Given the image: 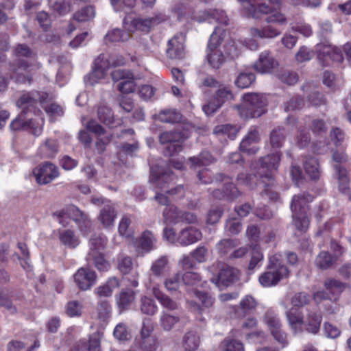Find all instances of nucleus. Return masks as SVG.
Segmentation results:
<instances>
[{"label":"nucleus","mask_w":351,"mask_h":351,"mask_svg":"<svg viewBox=\"0 0 351 351\" xmlns=\"http://www.w3.org/2000/svg\"><path fill=\"white\" fill-rule=\"evenodd\" d=\"M317 58L323 65H329L330 60L341 62L343 56L341 51L331 45L320 43L317 45Z\"/></svg>","instance_id":"nucleus-14"},{"label":"nucleus","mask_w":351,"mask_h":351,"mask_svg":"<svg viewBox=\"0 0 351 351\" xmlns=\"http://www.w3.org/2000/svg\"><path fill=\"white\" fill-rule=\"evenodd\" d=\"M158 119L161 122L176 123L181 119V114L176 110H165L158 114Z\"/></svg>","instance_id":"nucleus-47"},{"label":"nucleus","mask_w":351,"mask_h":351,"mask_svg":"<svg viewBox=\"0 0 351 351\" xmlns=\"http://www.w3.org/2000/svg\"><path fill=\"white\" fill-rule=\"evenodd\" d=\"M285 141L284 130L278 128L272 130L270 134V144L273 148H279Z\"/></svg>","instance_id":"nucleus-52"},{"label":"nucleus","mask_w":351,"mask_h":351,"mask_svg":"<svg viewBox=\"0 0 351 351\" xmlns=\"http://www.w3.org/2000/svg\"><path fill=\"white\" fill-rule=\"evenodd\" d=\"M191 293H193L201 302L202 306L194 301L190 302V306L191 308L199 312L200 314L202 313L203 308H209L213 306L215 302V298L208 293L202 292L195 289L191 292Z\"/></svg>","instance_id":"nucleus-20"},{"label":"nucleus","mask_w":351,"mask_h":351,"mask_svg":"<svg viewBox=\"0 0 351 351\" xmlns=\"http://www.w3.org/2000/svg\"><path fill=\"white\" fill-rule=\"evenodd\" d=\"M333 263V259L330 255L326 252H322L317 256L315 264L316 265L323 269H328Z\"/></svg>","instance_id":"nucleus-58"},{"label":"nucleus","mask_w":351,"mask_h":351,"mask_svg":"<svg viewBox=\"0 0 351 351\" xmlns=\"http://www.w3.org/2000/svg\"><path fill=\"white\" fill-rule=\"evenodd\" d=\"M80 351H101L99 335L93 334L90 336L88 342L82 345Z\"/></svg>","instance_id":"nucleus-55"},{"label":"nucleus","mask_w":351,"mask_h":351,"mask_svg":"<svg viewBox=\"0 0 351 351\" xmlns=\"http://www.w3.org/2000/svg\"><path fill=\"white\" fill-rule=\"evenodd\" d=\"M56 220L63 226L66 224L64 219L71 218L78 226L80 231L84 234H88L92 230L93 224L88 215L80 210L77 207L72 205L65 209L56 211L53 214Z\"/></svg>","instance_id":"nucleus-7"},{"label":"nucleus","mask_w":351,"mask_h":351,"mask_svg":"<svg viewBox=\"0 0 351 351\" xmlns=\"http://www.w3.org/2000/svg\"><path fill=\"white\" fill-rule=\"evenodd\" d=\"M98 319L104 324H106L111 316V306L107 302H101L98 306Z\"/></svg>","instance_id":"nucleus-53"},{"label":"nucleus","mask_w":351,"mask_h":351,"mask_svg":"<svg viewBox=\"0 0 351 351\" xmlns=\"http://www.w3.org/2000/svg\"><path fill=\"white\" fill-rule=\"evenodd\" d=\"M257 306V302L252 295H245L235 307V314L237 317H244L252 313Z\"/></svg>","instance_id":"nucleus-25"},{"label":"nucleus","mask_w":351,"mask_h":351,"mask_svg":"<svg viewBox=\"0 0 351 351\" xmlns=\"http://www.w3.org/2000/svg\"><path fill=\"white\" fill-rule=\"evenodd\" d=\"M255 81V75L252 72H241L235 80V84L241 88H246Z\"/></svg>","instance_id":"nucleus-45"},{"label":"nucleus","mask_w":351,"mask_h":351,"mask_svg":"<svg viewBox=\"0 0 351 351\" xmlns=\"http://www.w3.org/2000/svg\"><path fill=\"white\" fill-rule=\"evenodd\" d=\"M304 168L306 173L311 180H317L320 176L319 165L317 160L315 158H306L304 163Z\"/></svg>","instance_id":"nucleus-37"},{"label":"nucleus","mask_w":351,"mask_h":351,"mask_svg":"<svg viewBox=\"0 0 351 351\" xmlns=\"http://www.w3.org/2000/svg\"><path fill=\"white\" fill-rule=\"evenodd\" d=\"M97 117L101 122L111 128L119 126L122 123L121 120L114 119L111 109L106 106H101L98 108Z\"/></svg>","instance_id":"nucleus-24"},{"label":"nucleus","mask_w":351,"mask_h":351,"mask_svg":"<svg viewBox=\"0 0 351 351\" xmlns=\"http://www.w3.org/2000/svg\"><path fill=\"white\" fill-rule=\"evenodd\" d=\"M250 34L253 37L255 38H272L280 35V32L274 28V27L269 25L267 27L263 28V29H260L256 27H252L250 29Z\"/></svg>","instance_id":"nucleus-39"},{"label":"nucleus","mask_w":351,"mask_h":351,"mask_svg":"<svg viewBox=\"0 0 351 351\" xmlns=\"http://www.w3.org/2000/svg\"><path fill=\"white\" fill-rule=\"evenodd\" d=\"M141 311L143 314L153 315L157 312L158 306L152 298L143 296L141 298Z\"/></svg>","instance_id":"nucleus-44"},{"label":"nucleus","mask_w":351,"mask_h":351,"mask_svg":"<svg viewBox=\"0 0 351 351\" xmlns=\"http://www.w3.org/2000/svg\"><path fill=\"white\" fill-rule=\"evenodd\" d=\"M314 56V53L312 50L306 46L300 47L295 55V58L297 62L302 63L304 62L311 60Z\"/></svg>","instance_id":"nucleus-56"},{"label":"nucleus","mask_w":351,"mask_h":351,"mask_svg":"<svg viewBox=\"0 0 351 351\" xmlns=\"http://www.w3.org/2000/svg\"><path fill=\"white\" fill-rule=\"evenodd\" d=\"M215 134H224L227 135L230 138L233 139L237 133V130L235 127L230 125H217L213 130Z\"/></svg>","instance_id":"nucleus-59"},{"label":"nucleus","mask_w":351,"mask_h":351,"mask_svg":"<svg viewBox=\"0 0 351 351\" xmlns=\"http://www.w3.org/2000/svg\"><path fill=\"white\" fill-rule=\"evenodd\" d=\"M224 36V30L217 27L211 34L208 43L206 58L210 66L214 69H219L226 61V56L221 49Z\"/></svg>","instance_id":"nucleus-4"},{"label":"nucleus","mask_w":351,"mask_h":351,"mask_svg":"<svg viewBox=\"0 0 351 351\" xmlns=\"http://www.w3.org/2000/svg\"><path fill=\"white\" fill-rule=\"evenodd\" d=\"M210 282L217 287H228L239 278V271L223 263L217 262L208 268Z\"/></svg>","instance_id":"nucleus-8"},{"label":"nucleus","mask_w":351,"mask_h":351,"mask_svg":"<svg viewBox=\"0 0 351 351\" xmlns=\"http://www.w3.org/2000/svg\"><path fill=\"white\" fill-rule=\"evenodd\" d=\"M188 137L180 132H165L160 135V143L167 145L165 154L172 156L182 150V143Z\"/></svg>","instance_id":"nucleus-11"},{"label":"nucleus","mask_w":351,"mask_h":351,"mask_svg":"<svg viewBox=\"0 0 351 351\" xmlns=\"http://www.w3.org/2000/svg\"><path fill=\"white\" fill-rule=\"evenodd\" d=\"M73 278L80 289L86 291L95 284L97 275L93 270L88 267H81L73 275Z\"/></svg>","instance_id":"nucleus-16"},{"label":"nucleus","mask_w":351,"mask_h":351,"mask_svg":"<svg viewBox=\"0 0 351 351\" xmlns=\"http://www.w3.org/2000/svg\"><path fill=\"white\" fill-rule=\"evenodd\" d=\"M280 160V156L278 153L261 158L258 163L254 164L252 166L253 169H258L256 175L252 176L250 174L241 173L237 178L239 184L252 187L254 184H257L256 178V176H258L261 179V180L259 181V184H266L264 179L269 180L268 185L272 184L274 182L272 171L278 168Z\"/></svg>","instance_id":"nucleus-2"},{"label":"nucleus","mask_w":351,"mask_h":351,"mask_svg":"<svg viewBox=\"0 0 351 351\" xmlns=\"http://www.w3.org/2000/svg\"><path fill=\"white\" fill-rule=\"evenodd\" d=\"M243 106L240 115L244 119L257 118L267 111V100L265 96L258 93H247L243 97Z\"/></svg>","instance_id":"nucleus-6"},{"label":"nucleus","mask_w":351,"mask_h":351,"mask_svg":"<svg viewBox=\"0 0 351 351\" xmlns=\"http://www.w3.org/2000/svg\"><path fill=\"white\" fill-rule=\"evenodd\" d=\"M107 244V238L103 235L94 234L89 240V252L87 255L103 253Z\"/></svg>","instance_id":"nucleus-30"},{"label":"nucleus","mask_w":351,"mask_h":351,"mask_svg":"<svg viewBox=\"0 0 351 351\" xmlns=\"http://www.w3.org/2000/svg\"><path fill=\"white\" fill-rule=\"evenodd\" d=\"M138 18H135L131 15L126 16L123 21V27L129 34L138 31Z\"/></svg>","instance_id":"nucleus-62"},{"label":"nucleus","mask_w":351,"mask_h":351,"mask_svg":"<svg viewBox=\"0 0 351 351\" xmlns=\"http://www.w3.org/2000/svg\"><path fill=\"white\" fill-rule=\"evenodd\" d=\"M204 21H208L210 23L216 22L219 24L227 25L228 18L224 11L219 10H212L210 11L204 12L202 16L198 19L199 22Z\"/></svg>","instance_id":"nucleus-29"},{"label":"nucleus","mask_w":351,"mask_h":351,"mask_svg":"<svg viewBox=\"0 0 351 351\" xmlns=\"http://www.w3.org/2000/svg\"><path fill=\"white\" fill-rule=\"evenodd\" d=\"M130 37V35L128 33L116 28L108 32L105 37V40L106 42L109 41L112 43L119 41L124 42L128 40Z\"/></svg>","instance_id":"nucleus-48"},{"label":"nucleus","mask_w":351,"mask_h":351,"mask_svg":"<svg viewBox=\"0 0 351 351\" xmlns=\"http://www.w3.org/2000/svg\"><path fill=\"white\" fill-rule=\"evenodd\" d=\"M279 65L269 51H265L261 53L258 59L254 64V69L258 73H270Z\"/></svg>","instance_id":"nucleus-17"},{"label":"nucleus","mask_w":351,"mask_h":351,"mask_svg":"<svg viewBox=\"0 0 351 351\" xmlns=\"http://www.w3.org/2000/svg\"><path fill=\"white\" fill-rule=\"evenodd\" d=\"M156 241L154 234L149 230H145L138 239L133 241V245L138 256H143L155 249Z\"/></svg>","instance_id":"nucleus-15"},{"label":"nucleus","mask_w":351,"mask_h":351,"mask_svg":"<svg viewBox=\"0 0 351 351\" xmlns=\"http://www.w3.org/2000/svg\"><path fill=\"white\" fill-rule=\"evenodd\" d=\"M117 213L114 207L110 204L105 205L100 210L98 221L104 228H108L114 225Z\"/></svg>","instance_id":"nucleus-28"},{"label":"nucleus","mask_w":351,"mask_h":351,"mask_svg":"<svg viewBox=\"0 0 351 351\" xmlns=\"http://www.w3.org/2000/svg\"><path fill=\"white\" fill-rule=\"evenodd\" d=\"M182 276L176 273L167 278L164 281V286L169 292L176 291L181 284Z\"/></svg>","instance_id":"nucleus-50"},{"label":"nucleus","mask_w":351,"mask_h":351,"mask_svg":"<svg viewBox=\"0 0 351 351\" xmlns=\"http://www.w3.org/2000/svg\"><path fill=\"white\" fill-rule=\"evenodd\" d=\"M191 167L197 168L202 166H206L214 162V158L208 152H202L197 157L189 158Z\"/></svg>","instance_id":"nucleus-41"},{"label":"nucleus","mask_w":351,"mask_h":351,"mask_svg":"<svg viewBox=\"0 0 351 351\" xmlns=\"http://www.w3.org/2000/svg\"><path fill=\"white\" fill-rule=\"evenodd\" d=\"M173 177L171 172H163L158 167L151 168L150 182L156 185V187L160 189L162 191H166L171 196L178 198L182 197L184 195V189L183 186L178 185L176 187L170 190H167L169 186V180H173Z\"/></svg>","instance_id":"nucleus-9"},{"label":"nucleus","mask_w":351,"mask_h":351,"mask_svg":"<svg viewBox=\"0 0 351 351\" xmlns=\"http://www.w3.org/2000/svg\"><path fill=\"white\" fill-rule=\"evenodd\" d=\"M289 325L294 334L302 332L304 326L303 315L296 310H290L286 313Z\"/></svg>","instance_id":"nucleus-26"},{"label":"nucleus","mask_w":351,"mask_h":351,"mask_svg":"<svg viewBox=\"0 0 351 351\" xmlns=\"http://www.w3.org/2000/svg\"><path fill=\"white\" fill-rule=\"evenodd\" d=\"M83 306L77 301H71L67 303L66 313L69 317L81 315Z\"/></svg>","instance_id":"nucleus-63"},{"label":"nucleus","mask_w":351,"mask_h":351,"mask_svg":"<svg viewBox=\"0 0 351 351\" xmlns=\"http://www.w3.org/2000/svg\"><path fill=\"white\" fill-rule=\"evenodd\" d=\"M324 286L326 291L336 300V296L341 294L347 287V285L340 282L339 280L328 278L325 280Z\"/></svg>","instance_id":"nucleus-34"},{"label":"nucleus","mask_w":351,"mask_h":351,"mask_svg":"<svg viewBox=\"0 0 351 351\" xmlns=\"http://www.w3.org/2000/svg\"><path fill=\"white\" fill-rule=\"evenodd\" d=\"M223 49V53L226 56V58L228 57H230L231 58H237L239 56L241 51L238 47V45L235 41H230L226 45H221V49Z\"/></svg>","instance_id":"nucleus-57"},{"label":"nucleus","mask_w":351,"mask_h":351,"mask_svg":"<svg viewBox=\"0 0 351 351\" xmlns=\"http://www.w3.org/2000/svg\"><path fill=\"white\" fill-rule=\"evenodd\" d=\"M278 77L282 82L289 85H293L296 84L299 79L298 75L296 72L289 70L281 71L278 73Z\"/></svg>","instance_id":"nucleus-54"},{"label":"nucleus","mask_w":351,"mask_h":351,"mask_svg":"<svg viewBox=\"0 0 351 351\" xmlns=\"http://www.w3.org/2000/svg\"><path fill=\"white\" fill-rule=\"evenodd\" d=\"M136 292L130 289L122 290L117 296V303L121 309L127 308L134 300Z\"/></svg>","instance_id":"nucleus-36"},{"label":"nucleus","mask_w":351,"mask_h":351,"mask_svg":"<svg viewBox=\"0 0 351 351\" xmlns=\"http://www.w3.org/2000/svg\"><path fill=\"white\" fill-rule=\"evenodd\" d=\"M169 259L166 256H162L155 260L150 267L152 275L160 277L169 270Z\"/></svg>","instance_id":"nucleus-33"},{"label":"nucleus","mask_w":351,"mask_h":351,"mask_svg":"<svg viewBox=\"0 0 351 351\" xmlns=\"http://www.w3.org/2000/svg\"><path fill=\"white\" fill-rule=\"evenodd\" d=\"M202 232L195 228H188L180 231L178 235V243L181 245H189L201 239Z\"/></svg>","instance_id":"nucleus-23"},{"label":"nucleus","mask_w":351,"mask_h":351,"mask_svg":"<svg viewBox=\"0 0 351 351\" xmlns=\"http://www.w3.org/2000/svg\"><path fill=\"white\" fill-rule=\"evenodd\" d=\"M335 176L338 180L339 189L342 193H347L349 190V179L347 171L341 165H334Z\"/></svg>","instance_id":"nucleus-35"},{"label":"nucleus","mask_w":351,"mask_h":351,"mask_svg":"<svg viewBox=\"0 0 351 351\" xmlns=\"http://www.w3.org/2000/svg\"><path fill=\"white\" fill-rule=\"evenodd\" d=\"M237 245V242L234 239H223L217 244V250L218 252L222 255H224L229 252Z\"/></svg>","instance_id":"nucleus-60"},{"label":"nucleus","mask_w":351,"mask_h":351,"mask_svg":"<svg viewBox=\"0 0 351 351\" xmlns=\"http://www.w3.org/2000/svg\"><path fill=\"white\" fill-rule=\"evenodd\" d=\"M218 177L216 178V180L225 181V186L223 191L219 189L213 191V196L215 198L222 199L226 197L229 199H234L239 195V191L235 186L228 180L226 181V180H228L227 178L222 174H219Z\"/></svg>","instance_id":"nucleus-19"},{"label":"nucleus","mask_w":351,"mask_h":351,"mask_svg":"<svg viewBox=\"0 0 351 351\" xmlns=\"http://www.w3.org/2000/svg\"><path fill=\"white\" fill-rule=\"evenodd\" d=\"M263 322L267 325L268 330L274 340L285 348L289 345L287 334L282 330V324L278 315L272 310H267L263 316Z\"/></svg>","instance_id":"nucleus-10"},{"label":"nucleus","mask_w":351,"mask_h":351,"mask_svg":"<svg viewBox=\"0 0 351 351\" xmlns=\"http://www.w3.org/2000/svg\"><path fill=\"white\" fill-rule=\"evenodd\" d=\"M200 344V338L196 332L188 331L183 337V351H196Z\"/></svg>","instance_id":"nucleus-31"},{"label":"nucleus","mask_w":351,"mask_h":351,"mask_svg":"<svg viewBox=\"0 0 351 351\" xmlns=\"http://www.w3.org/2000/svg\"><path fill=\"white\" fill-rule=\"evenodd\" d=\"M33 175L39 184H47L59 176L58 167L51 162H44L33 170Z\"/></svg>","instance_id":"nucleus-13"},{"label":"nucleus","mask_w":351,"mask_h":351,"mask_svg":"<svg viewBox=\"0 0 351 351\" xmlns=\"http://www.w3.org/2000/svg\"><path fill=\"white\" fill-rule=\"evenodd\" d=\"M58 239L63 245L71 249L77 247L80 243L78 236L70 229L59 230Z\"/></svg>","instance_id":"nucleus-27"},{"label":"nucleus","mask_w":351,"mask_h":351,"mask_svg":"<svg viewBox=\"0 0 351 351\" xmlns=\"http://www.w3.org/2000/svg\"><path fill=\"white\" fill-rule=\"evenodd\" d=\"M40 101L44 103L40 93L34 91L23 93L16 101V106L21 108V112L10 123L12 130H23L35 136H39L43 130L44 118L42 112L36 109V104Z\"/></svg>","instance_id":"nucleus-1"},{"label":"nucleus","mask_w":351,"mask_h":351,"mask_svg":"<svg viewBox=\"0 0 351 351\" xmlns=\"http://www.w3.org/2000/svg\"><path fill=\"white\" fill-rule=\"evenodd\" d=\"M113 335L119 341L129 340L132 337L130 329L123 323H119L115 326Z\"/></svg>","instance_id":"nucleus-49"},{"label":"nucleus","mask_w":351,"mask_h":351,"mask_svg":"<svg viewBox=\"0 0 351 351\" xmlns=\"http://www.w3.org/2000/svg\"><path fill=\"white\" fill-rule=\"evenodd\" d=\"M47 114L50 117L51 119L53 121L58 117L63 115L62 108L55 103H51L44 106Z\"/></svg>","instance_id":"nucleus-64"},{"label":"nucleus","mask_w":351,"mask_h":351,"mask_svg":"<svg viewBox=\"0 0 351 351\" xmlns=\"http://www.w3.org/2000/svg\"><path fill=\"white\" fill-rule=\"evenodd\" d=\"M258 140L259 134L258 131L256 129L250 130L240 143L241 151L248 154H255L258 150L255 144Z\"/></svg>","instance_id":"nucleus-22"},{"label":"nucleus","mask_w":351,"mask_h":351,"mask_svg":"<svg viewBox=\"0 0 351 351\" xmlns=\"http://www.w3.org/2000/svg\"><path fill=\"white\" fill-rule=\"evenodd\" d=\"M38 69V64H28L25 61H21L16 65L11 66L10 77L17 83L28 82L29 84L32 81V75Z\"/></svg>","instance_id":"nucleus-12"},{"label":"nucleus","mask_w":351,"mask_h":351,"mask_svg":"<svg viewBox=\"0 0 351 351\" xmlns=\"http://www.w3.org/2000/svg\"><path fill=\"white\" fill-rule=\"evenodd\" d=\"M220 351H244L243 344L236 339H224L219 345Z\"/></svg>","instance_id":"nucleus-43"},{"label":"nucleus","mask_w":351,"mask_h":351,"mask_svg":"<svg viewBox=\"0 0 351 351\" xmlns=\"http://www.w3.org/2000/svg\"><path fill=\"white\" fill-rule=\"evenodd\" d=\"M289 276V271L282 263V255L278 254L269 258L267 269L259 276L258 281L263 287H270L277 285Z\"/></svg>","instance_id":"nucleus-3"},{"label":"nucleus","mask_w":351,"mask_h":351,"mask_svg":"<svg viewBox=\"0 0 351 351\" xmlns=\"http://www.w3.org/2000/svg\"><path fill=\"white\" fill-rule=\"evenodd\" d=\"M322 315L315 310L307 309V313L304 317V326L306 330L311 333L317 334L320 328Z\"/></svg>","instance_id":"nucleus-21"},{"label":"nucleus","mask_w":351,"mask_h":351,"mask_svg":"<svg viewBox=\"0 0 351 351\" xmlns=\"http://www.w3.org/2000/svg\"><path fill=\"white\" fill-rule=\"evenodd\" d=\"M58 144L54 139L47 138L39 147V153L43 158H53L58 152Z\"/></svg>","instance_id":"nucleus-32"},{"label":"nucleus","mask_w":351,"mask_h":351,"mask_svg":"<svg viewBox=\"0 0 351 351\" xmlns=\"http://www.w3.org/2000/svg\"><path fill=\"white\" fill-rule=\"evenodd\" d=\"M95 16V10L92 6H86L73 15V20L76 22H85L93 19Z\"/></svg>","instance_id":"nucleus-51"},{"label":"nucleus","mask_w":351,"mask_h":351,"mask_svg":"<svg viewBox=\"0 0 351 351\" xmlns=\"http://www.w3.org/2000/svg\"><path fill=\"white\" fill-rule=\"evenodd\" d=\"M162 20L159 16L147 19L138 18V31L148 32L154 26L160 23Z\"/></svg>","instance_id":"nucleus-46"},{"label":"nucleus","mask_w":351,"mask_h":351,"mask_svg":"<svg viewBox=\"0 0 351 351\" xmlns=\"http://www.w3.org/2000/svg\"><path fill=\"white\" fill-rule=\"evenodd\" d=\"M163 217L165 223H177L182 221L180 211L174 205H167L163 211Z\"/></svg>","instance_id":"nucleus-40"},{"label":"nucleus","mask_w":351,"mask_h":351,"mask_svg":"<svg viewBox=\"0 0 351 351\" xmlns=\"http://www.w3.org/2000/svg\"><path fill=\"white\" fill-rule=\"evenodd\" d=\"M184 41L185 37L182 34L174 36L169 40L166 50L169 58L179 60L184 57Z\"/></svg>","instance_id":"nucleus-18"},{"label":"nucleus","mask_w":351,"mask_h":351,"mask_svg":"<svg viewBox=\"0 0 351 351\" xmlns=\"http://www.w3.org/2000/svg\"><path fill=\"white\" fill-rule=\"evenodd\" d=\"M313 196L308 193L296 195L293 197L291 203V210L292 211L293 221L295 227L299 231H305L309 224L306 213L308 210V203L312 202Z\"/></svg>","instance_id":"nucleus-5"},{"label":"nucleus","mask_w":351,"mask_h":351,"mask_svg":"<svg viewBox=\"0 0 351 351\" xmlns=\"http://www.w3.org/2000/svg\"><path fill=\"white\" fill-rule=\"evenodd\" d=\"M118 90L123 93H130L135 90L136 84L134 80L133 74L130 78L120 82L117 84Z\"/></svg>","instance_id":"nucleus-61"},{"label":"nucleus","mask_w":351,"mask_h":351,"mask_svg":"<svg viewBox=\"0 0 351 351\" xmlns=\"http://www.w3.org/2000/svg\"><path fill=\"white\" fill-rule=\"evenodd\" d=\"M86 259L92 263L95 267L101 271H108L110 267L109 262L105 258L104 253L87 255Z\"/></svg>","instance_id":"nucleus-38"},{"label":"nucleus","mask_w":351,"mask_h":351,"mask_svg":"<svg viewBox=\"0 0 351 351\" xmlns=\"http://www.w3.org/2000/svg\"><path fill=\"white\" fill-rule=\"evenodd\" d=\"M180 322V317L171 315L165 311H162L160 317V324L163 330L166 331L171 330L178 322Z\"/></svg>","instance_id":"nucleus-42"}]
</instances>
